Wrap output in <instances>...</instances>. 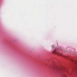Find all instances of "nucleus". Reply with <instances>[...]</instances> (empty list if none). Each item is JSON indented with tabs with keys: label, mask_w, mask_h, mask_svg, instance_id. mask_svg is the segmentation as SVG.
Segmentation results:
<instances>
[{
	"label": "nucleus",
	"mask_w": 77,
	"mask_h": 77,
	"mask_svg": "<svg viewBox=\"0 0 77 77\" xmlns=\"http://www.w3.org/2000/svg\"><path fill=\"white\" fill-rule=\"evenodd\" d=\"M53 53H54L55 54H57L58 55H60V54L59 52L56 49H55V50H54V51L53 52Z\"/></svg>",
	"instance_id": "f257e3e1"
},
{
	"label": "nucleus",
	"mask_w": 77,
	"mask_h": 77,
	"mask_svg": "<svg viewBox=\"0 0 77 77\" xmlns=\"http://www.w3.org/2000/svg\"><path fill=\"white\" fill-rule=\"evenodd\" d=\"M63 76L64 77H66V75H64Z\"/></svg>",
	"instance_id": "f03ea898"
},
{
	"label": "nucleus",
	"mask_w": 77,
	"mask_h": 77,
	"mask_svg": "<svg viewBox=\"0 0 77 77\" xmlns=\"http://www.w3.org/2000/svg\"><path fill=\"white\" fill-rule=\"evenodd\" d=\"M53 46H53L52 47L53 48Z\"/></svg>",
	"instance_id": "7ed1b4c3"
},
{
	"label": "nucleus",
	"mask_w": 77,
	"mask_h": 77,
	"mask_svg": "<svg viewBox=\"0 0 77 77\" xmlns=\"http://www.w3.org/2000/svg\"><path fill=\"white\" fill-rule=\"evenodd\" d=\"M63 57H65V56H63Z\"/></svg>",
	"instance_id": "20e7f679"
},
{
	"label": "nucleus",
	"mask_w": 77,
	"mask_h": 77,
	"mask_svg": "<svg viewBox=\"0 0 77 77\" xmlns=\"http://www.w3.org/2000/svg\"><path fill=\"white\" fill-rule=\"evenodd\" d=\"M65 58H66V57H65Z\"/></svg>",
	"instance_id": "39448f33"
}]
</instances>
